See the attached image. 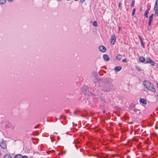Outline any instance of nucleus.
<instances>
[{"instance_id": "f257e3e1", "label": "nucleus", "mask_w": 158, "mask_h": 158, "mask_svg": "<svg viewBox=\"0 0 158 158\" xmlns=\"http://www.w3.org/2000/svg\"><path fill=\"white\" fill-rule=\"evenodd\" d=\"M103 83L101 87L102 90L105 92L111 91L113 88V85L112 84V80L110 78H105L103 79Z\"/></svg>"}, {"instance_id": "f03ea898", "label": "nucleus", "mask_w": 158, "mask_h": 158, "mask_svg": "<svg viewBox=\"0 0 158 158\" xmlns=\"http://www.w3.org/2000/svg\"><path fill=\"white\" fill-rule=\"evenodd\" d=\"M144 84L148 90L151 91L153 93L156 92V89L154 87L153 85L150 82L148 81H146L144 82Z\"/></svg>"}, {"instance_id": "7ed1b4c3", "label": "nucleus", "mask_w": 158, "mask_h": 158, "mask_svg": "<svg viewBox=\"0 0 158 158\" xmlns=\"http://www.w3.org/2000/svg\"><path fill=\"white\" fill-rule=\"evenodd\" d=\"M0 146L3 149L6 148V145L3 139H0Z\"/></svg>"}, {"instance_id": "20e7f679", "label": "nucleus", "mask_w": 158, "mask_h": 158, "mask_svg": "<svg viewBox=\"0 0 158 158\" xmlns=\"http://www.w3.org/2000/svg\"><path fill=\"white\" fill-rule=\"evenodd\" d=\"M147 63H150L152 65H154L155 64V62L153 61L152 60H151V59L149 57H147L146 61L145 62V64Z\"/></svg>"}, {"instance_id": "39448f33", "label": "nucleus", "mask_w": 158, "mask_h": 158, "mask_svg": "<svg viewBox=\"0 0 158 158\" xmlns=\"http://www.w3.org/2000/svg\"><path fill=\"white\" fill-rule=\"evenodd\" d=\"M82 90L85 94H87L89 93V91L88 88L86 86H85L82 88Z\"/></svg>"}, {"instance_id": "423d86ee", "label": "nucleus", "mask_w": 158, "mask_h": 158, "mask_svg": "<svg viewBox=\"0 0 158 158\" xmlns=\"http://www.w3.org/2000/svg\"><path fill=\"white\" fill-rule=\"evenodd\" d=\"M116 40V37L115 35L114 34H113L111 38V43L113 45L114 44Z\"/></svg>"}, {"instance_id": "0eeeda50", "label": "nucleus", "mask_w": 158, "mask_h": 158, "mask_svg": "<svg viewBox=\"0 0 158 158\" xmlns=\"http://www.w3.org/2000/svg\"><path fill=\"white\" fill-rule=\"evenodd\" d=\"M99 50L100 51H101L102 52H105L106 51V48L105 47L103 46H100L99 47Z\"/></svg>"}, {"instance_id": "6e6552de", "label": "nucleus", "mask_w": 158, "mask_h": 158, "mask_svg": "<svg viewBox=\"0 0 158 158\" xmlns=\"http://www.w3.org/2000/svg\"><path fill=\"white\" fill-rule=\"evenodd\" d=\"M139 60L140 62L145 64L146 60L143 56H140L139 58Z\"/></svg>"}, {"instance_id": "1a4fd4ad", "label": "nucleus", "mask_w": 158, "mask_h": 158, "mask_svg": "<svg viewBox=\"0 0 158 158\" xmlns=\"http://www.w3.org/2000/svg\"><path fill=\"white\" fill-rule=\"evenodd\" d=\"M103 57L104 60L105 61H109L110 58L107 54H104L103 56Z\"/></svg>"}, {"instance_id": "9d476101", "label": "nucleus", "mask_w": 158, "mask_h": 158, "mask_svg": "<svg viewBox=\"0 0 158 158\" xmlns=\"http://www.w3.org/2000/svg\"><path fill=\"white\" fill-rule=\"evenodd\" d=\"M122 69V67L121 66H118L115 67L114 69L116 72H118L120 71Z\"/></svg>"}, {"instance_id": "9b49d317", "label": "nucleus", "mask_w": 158, "mask_h": 158, "mask_svg": "<svg viewBox=\"0 0 158 158\" xmlns=\"http://www.w3.org/2000/svg\"><path fill=\"white\" fill-rule=\"evenodd\" d=\"M139 102L144 104H147V101L143 98H140L139 100Z\"/></svg>"}, {"instance_id": "f8f14e48", "label": "nucleus", "mask_w": 158, "mask_h": 158, "mask_svg": "<svg viewBox=\"0 0 158 158\" xmlns=\"http://www.w3.org/2000/svg\"><path fill=\"white\" fill-rule=\"evenodd\" d=\"M138 36H139V40H140V42H141V44L142 45V46L143 48H144V43H143V40H142V38L141 36L140 35H139Z\"/></svg>"}, {"instance_id": "ddd939ff", "label": "nucleus", "mask_w": 158, "mask_h": 158, "mask_svg": "<svg viewBox=\"0 0 158 158\" xmlns=\"http://www.w3.org/2000/svg\"><path fill=\"white\" fill-rule=\"evenodd\" d=\"M154 10L155 11V15H157L158 14V6L154 7Z\"/></svg>"}, {"instance_id": "4468645a", "label": "nucleus", "mask_w": 158, "mask_h": 158, "mask_svg": "<svg viewBox=\"0 0 158 158\" xmlns=\"http://www.w3.org/2000/svg\"><path fill=\"white\" fill-rule=\"evenodd\" d=\"M122 57V56L121 55L118 54L116 56V59L118 60H119L121 59Z\"/></svg>"}, {"instance_id": "2eb2a0df", "label": "nucleus", "mask_w": 158, "mask_h": 158, "mask_svg": "<svg viewBox=\"0 0 158 158\" xmlns=\"http://www.w3.org/2000/svg\"><path fill=\"white\" fill-rule=\"evenodd\" d=\"M149 9H147L146 10V11H145V13H144V15L145 16V17L147 18L148 17V13H149Z\"/></svg>"}, {"instance_id": "dca6fc26", "label": "nucleus", "mask_w": 158, "mask_h": 158, "mask_svg": "<svg viewBox=\"0 0 158 158\" xmlns=\"http://www.w3.org/2000/svg\"><path fill=\"white\" fill-rule=\"evenodd\" d=\"M92 76L94 77V78L96 79L97 75V73L96 72H93L92 73Z\"/></svg>"}, {"instance_id": "f3484780", "label": "nucleus", "mask_w": 158, "mask_h": 158, "mask_svg": "<svg viewBox=\"0 0 158 158\" xmlns=\"http://www.w3.org/2000/svg\"><path fill=\"white\" fill-rule=\"evenodd\" d=\"M21 156L22 155L20 154H17L15 156L14 158H21Z\"/></svg>"}, {"instance_id": "a211bd4d", "label": "nucleus", "mask_w": 158, "mask_h": 158, "mask_svg": "<svg viewBox=\"0 0 158 158\" xmlns=\"http://www.w3.org/2000/svg\"><path fill=\"white\" fill-rule=\"evenodd\" d=\"M3 158H11V156L9 155L6 154L4 156Z\"/></svg>"}, {"instance_id": "6ab92c4d", "label": "nucleus", "mask_w": 158, "mask_h": 158, "mask_svg": "<svg viewBox=\"0 0 158 158\" xmlns=\"http://www.w3.org/2000/svg\"><path fill=\"white\" fill-rule=\"evenodd\" d=\"M6 2V0H0V4H4Z\"/></svg>"}, {"instance_id": "aec40b11", "label": "nucleus", "mask_w": 158, "mask_h": 158, "mask_svg": "<svg viewBox=\"0 0 158 158\" xmlns=\"http://www.w3.org/2000/svg\"><path fill=\"white\" fill-rule=\"evenodd\" d=\"M93 25L95 27H97L98 26L97 22L94 21L93 23Z\"/></svg>"}, {"instance_id": "412c9836", "label": "nucleus", "mask_w": 158, "mask_h": 158, "mask_svg": "<svg viewBox=\"0 0 158 158\" xmlns=\"http://www.w3.org/2000/svg\"><path fill=\"white\" fill-rule=\"evenodd\" d=\"M158 6V0H156L155 3L154 4V7Z\"/></svg>"}, {"instance_id": "4be33fe9", "label": "nucleus", "mask_w": 158, "mask_h": 158, "mask_svg": "<svg viewBox=\"0 0 158 158\" xmlns=\"http://www.w3.org/2000/svg\"><path fill=\"white\" fill-rule=\"evenodd\" d=\"M135 2V0H133L131 4V7H134V5Z\"/></svg>"}, {"instance_id": "5701e85b", "label": "nucleus", "mask_w": 158, "mask_h": 158, "mask_svg": "<svg viewBox=\"0 0 158 158\" xmlns=\"http://www.w3.org/2000/svg\"><path fill=\"white\" fill-rule=\"evenodd\" d=\"M153 15V14H152L151 15L149 16V20H152V19Z\"/></svg>"}, {"instance_id": "b1692460", "label": "nucleus", "mask_w": 158, "mask_h": 158, "mask_svg": "<svg viewBox=\"0 0 158 158\" xmlns=\"http://www.w3.org/2000/svg\"><path fill=\"white\" fill-rule=\"evenodd\" d=\"M135 11V9L134 8L133 10L132 13V15H134Z\"/></svg>"}, {"instance_id": "393cba45", "label": "nucleus", "mask_w": 158, "mask_h": 158, "mask_svg": "<svg viewBox=\"0 0 158 158\" xmlns=\"http://www.w3.org/2000/svg\"><path fill=\"white\" fill-rule=\"evenodd\" d=\"M127 144L129 146H132V145L131 144L130 142H128L127 143Z\"/></svg>"}, {"instance_id": "a878e982", "label": "nucleus", "mask_w": 158, "mask_h": 158, "mask_svg": "<svg viewBox=\"0 0 158 158\" xmlns=\"http://www.w3.org/2000/svg\"><path fill=\"white\" fill-rule=\"evenodd\" d=\"M152 21V20H149V22H148V25L149 26H150L151 25Z\"/></svg>"}, {"instance_id": "bb28decb", "label": "nucleus", "mask_w": 158, "mask_h": 158, "mask_svg": "<svg viewBox=\"0 0 158 158\" xmlns=\"http://www.w3.org/2000/svg\"><path fill=\"white\" fill-rule=\"evenodd\" d=\"M21 158H28V157L26 156H21Z\"/></svg>"}, {"instance_id": "cd10ccee", "label": "nucleus", "mask_w": 158, "mask_h": 158, "mask_svg": "<svg viewBox=\"0 0 158 158\" xmlns=\"http://www.w3.org/2000/svg\"><path fill=\"white\" fill-rule=\"evenodd\" d=\"M138 110L139 111V110L136 108H134L133 109V111L135 112H136Z\"/></svg>"}, {"instance_id": "c85d7f7f", "label": "nucleus", "mask_w": 158, "mask_h": 158, "mask_svg": "<svg viewBox=\"0 0 158 158\" xmlns=\"http://www.w3.org/2000/svg\"><path fill=\"white\" fill-rule=\"evenodd\" d=\"M122 61H123V62H126V61H127V59H123V60Z\"/></svg>"}, {"instance_id": "c756f323", "label": "nucleus", "mask_w": 158, "mask_h": 158, "mask_svg": "<svg viewBox=\"0 0 158 158\" xmlns=\"http://www.w3.org/2000/svg\"><path fill=\"white\" fill-rule=\"evenodd\" d=\"M136 68H137V69L139 71H140L141 70V69L139 67H136Z\"/></svg>"}, {"instance_id": "7c9ffc66", "label": "nucleus", "mask_w": 158, "mask_h": 158, "mask_svg": "<svg viewBox=\"0 0 158 158\" xmlns=\"http://www.w3.org/2000/svg\"><path fill=\"white\" fill-rule=\"evenodd\" d=\"M115 108L116 109H117V110H118V109H121V108L118 107V106H116V108Z\"/></svg>"}, {"instance_id": "2f4dec72", "label": "nucleus", "mask_w": 158, "mask_h": 158, "mask_svg": "<svg viewBox=\"0 0 158 158\" xmlns=\"http://www.w3.org/2000/svg\"><path fill=\"white\" fill-rule=\"evenodd\" d=\"M121 29V28L120 27H118V33H120V31Z\"/></svg>"}, {"instance_id": "473e14b6", "label": "nucleus", "mask_w": 158, "mask_h": 158, "mask_svg": "<svg viewBox=\"0 0 158 158\" xmlns=\"http://www.w3.org/2000/svg\"><path fill=\"white\" fill-rule=\"evenodd\" d=\"M79 111H75L74 112V114H77V113Z\"/></svg>"}, {"instance_id": "72a5a7b5", "label": "nucleus", "mask_w": 158, "mask_h": 158, "mask_svg": "<svg viewBox=\"0 0 158 158\" xmlns=\"http://www.w3.org/2000/svg\"><path fill=\"white\" fill-rule=\"evenodd\" d=\"M132 140L134 141H137L138 140L135 139L134 138H133L132 139Z\"/></svg>"}, {"instance_id": "f704fd0d", "label": "nucleus", "mask_w": 158, "mask_h": 158, "mask_svg": "<svg viewBox=\"0 0 158 158\" xmlns=\"http://www.w3.org/2000/svg\"><path fill=\"white\" fill-rule=\"evenodd\" d=\"M85 0H80V2L81 3H83Z\"/></svg>"}, {"instance_id": "c9c22d12", "label": "nucleus", "mask_w": 158, "mask_h": 158, "mask_svg": "<svg viewBox=\"0 0 158 158\" xmlns=\"http://www.w3.org/2000/svg\"><path fill=\"white\" fill-rule=\"evenodd\" d=\"M122 3H121L120 2L118 4V7H119L121 5V4Z\"/></svg>"}, {"instance_id": "e433bc0d", "label": "nucleus", "mask_w": 158, "mask_h": 158, "mask_svg": "<svg viewBox=\"0 0 158 158\" xmlns=\"http://www.w3.org/2000/svg\"><path fill=\"white\" fill-rule=\"evenodd\" d=\"M101 156L100 155H99L98 156V158H101Z\"/></svg>"}, {"instance_id": "4c0bfd02", "label": "nucleus", "mask_w": 158, "mask_h": 158, "mask_svg": "<svg viewBox=\"0 0 158 158\" xmlns=\"http://www.w3.org/2000/svg\"><path fill=\"white\" fill-rule=\"evenodd\" d=\"M9 2H11L13 0H7Z\"/></svg>"}, {"instance_id": "58836bf2", "label": "nucleus", "mask_w": 158, "mask_h": 158, "mask_svg": "<svg viewBox=\"0 0 158 158\" xmlns=\"http://www.w3.org/2000/svg\"><path fill=\"white\" fill-rule=\"evenodd\" d=\"M156 67L158 68V64L156 65Z\"/></svg>"}, {"instance_id": "ea45409f", "label": "nucleus", "mask_w": 158, "mask_h": 158, "mask_svg": "<svg viewBox=\"0 0 158 158\" xmlns=\"http://www.w3.org/2000/svg\"><path fill=\"white\" fill-rule=\"evenodd\" d=\"M103 112L104 113H105V110L103 111Z\"/></svg>"}, {"instance_id": "a19ab883", "label": "nucleus", "mask_w": 158, "mask_h": 158, "mask_svg": "<svg viewBox=\"0 0 158 158\" xmlns=\"http://www.w3.org/2000/svg\"><path fill=\"white\" fill-rule=\"evenodd\" d=\"M157 87L158 88V83H157Z\"/></svg>"}, {"instance_id": "79ce46f5", "label": "nucleus", "mask_w": 158, "mask_h": 158, "mask_svg": "<svg viewBox=\"0 0 158 158\" xmlns=\"http://www.w3.org/2000/svg\"><path fill=\"white\" fill-rule=\"evenodd\" d=\"M30 158H34L32 156H30Z\"/></svg>"}, {"instance_id": "37998d69", "label": "nucleus", "mask_w": 158, "mask_h": 158, "mask_svg": "<svg viewBox=\"0 0 158 158\" xmlns=\"http://www.w3.org/2000/svg\"><path fill=\"white\" fill-rule=\"evenodd\" d=\"M133 123V122H130V124H132Z\"/></svg>"}, {"instance_id": "c03bdc74", "label": "nucleus", "mask_w": 158, "mask_h": 158, "mask_svg": "<svg viewBox=\"0 0 158 158\" xmlns=\"http://www.w3.org/2000/svg\"><path fill=\"white\" fill-rule=\"evenodd\" d=\"M146 143H148L147 141L146 142Z\"/></svg>"}, {"instance_id": "a18cd8bd", "label": "nucleus", "mask_w": 158, "mask_h": 158, "mask_svg": "<svg viewBox=\"0 0 158 158\" xmlns=\"http://www.w3.org/2000/svg\"><path fill=\"white\" fill-rule=\"evenodd\" d=\"M37 126H36L35 128H36V127H37Z\"/></svg>"}, {"instance_id": "49530a36", "label": "nucleus", "mask_w": 158, "mask_h": 158, "mask_svg": "<svg viewBox=\"0 0 158 158\" xmlns=\"http://www.w3.org/2000/svg\"><path fill=\"white\" fill-rule=\"evenodd\" d=\"M75 1H78V0H74Z\"/></svg>"}, {"instance_id": "de8ad7c7", "label": "nucleus", "mask_w": 158, "mask_h": 158, "mask_svg": "<svg viewBox=\"0 0 158 158\" xmlns=\"http://www.w3.org/2000/svg\"><path fill=\"white\" fill-rule=\"evenodd\" d=\"M82 116L83 117H84V116L83 115H82Z\"/></svg>"}]
</instances>
